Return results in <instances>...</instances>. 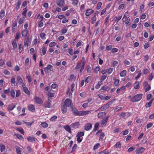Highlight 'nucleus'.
Masks as SVG:
<instances>
[{
	"mask_svg": "<svg viewBox=\"0 0 154 154\" xmlns=\"http://www.w3.org/2000/svg\"><path fill=\"white\" fill-rule=\"evenodd\" d=\"M143 95L142 94H137L133 97L131 101L133 102L139 101L142 98Z\"/></svg>",
	"mask_w": 154,
	"mask_h": 154,
	"instance_id": "1",
	"label": "nucleus"
},
{
	"mask_svg": "<svg viewBox=\"0 0 154 154\" xmlns=\"http://www.w3.org/2000/svg\"><path fill=\"white\" fill-rule=\"evenodd\" d=\"M143 86L145 89V91L146 92L149 91L151 89V86L146 82H145L143 83Z\"/></svg>",
	"mask_w": 154,
	"mask_h": 154,
	"instance_id": "2",
	"label": "nucleus"
},
{
	"mask_svg": "<svg viewBox=\"0 0 154 154\" xmlns=\"http://www.w3.org/2000/svg\"><path fill=\"white\" fill-rule=\"evenodd\" d=\"M128 14V12H126L124 17L122 18V20L124 22L125 24H128L130 22V18L129 17H127L126 15Z\"/></svg>",
	"mask_w": 154,
	"mask_h": 154,
	"instance_id": "3",
	"label": "nucleus"
},
{
	"mask_svg": "<svg viewBox=\"0 0 154 154\" xmlns=\"http://www.w3.org/2000/svg\"><path fill=\"white\" fill-rule=\"evenodd\" d=\"M109 106V103H108L104 105L103 106H102L99 108H98L97 111H102L104 110H105L108 108Z\"/></svg>",
	"mask_w": 154,
	"mask_h": 154,
	"instance_id": "4",
	"label": "nucleus"
},
{
	"mask_svg": "<svg viewBox=\"0 0 154 154\" xmlns=\"http://www.w3.org/2000/svg\"><path fill=\"white\" fill-rule=\"evenodd\" d=\"M91 111H79V114L78 116H84L86 115L87 114L90 113L91 112Z\"/></svg>",
	"mask_w": 154,
	"mask_h": 154,
	"instance_id": "5",
	"label": "nucleus"
},
{
	"mask_svg": "<svg viewBox=\"0 0 154 154\" xmlns=\"http://www.w3.org/2000/svg\"><path fill=\"white\" fill-rule=\"evenodd\" d=\"M17 82L18 83L21 85L22 86H25L24 83H23V80L20 76H17Z\"/></svg>",
	"mask_w": 154,
	"mask_h": 154,
	"instance_id": "6",
	"label": "nucleus"
},
{
	"mask_svg": "<svg viewBox=\"0 0 154 154\" xmlns=\"http://www.w3.org/2000/svg\"><path fill=\"white\" fill-rule=\"evenodd\" d=\"M72 104L71 100L69 99H66L64 103V105L66 107H69Z\"/></svg>",
	"mask_w": 154,
	"mask_h": 154,
	"instance_id": "7",
	"label": "nucleus"
},
{
	"mask_svg": "<svg viewBox=\"0 0 154 154\" xmlns=\"http://www.w3.org/2000/svg\"><path fill=\"white\" fill-rule=\"evenodd\" d=\"M92 127V125L91 123H88L86 124L85 126V129L86 131L90 130Z\"/></svg>",
	"mask_w": 154,
	"mask_h": 154,
	"instance_id": "8",
	"label": "nucleus"
},
{
	"mask_svg": "<svg viewBox=\"0 0 154 154\" xmlns=\"http://www.w3.org/2000/svg\"><path fill=\"white\" fill-rule=\"evenodd\" d=\"M17 21H15L12 25V31L13 32H16V29H17Z\"/></svg>",
	"mask_w": 154,
	"mask_h": 154,
	"instance_id": "9",
	"label": "nucleus"
},
{
	"mask_svg": "<svg viewBox=\"0 0 154 154\" xmlns=\"http://www.w3.org/2000/svg\"><path fill=\"white\" fill-rule=\"evenodd\" d=\"M101 131H102L101 130H99L97 132V133L96 134V135H98L100 133V138H99L100 140H102L105 136L104 133H101Z\"/></svg>",
	"mask_w": 154,
	"mask_h": 154,
	"instance_id": "10",
	"label": "nucleus"
},
{
	"mask_svg": "<svg viewBox=\"0 0 154 154\" xmlns=\"http://www.w3.org/2000/svg\"><path fill=\"white\" fill-rule=\"evenodd\" d=\"M34 99L35 102L39 104H42V101L41 99L39 97L35 96L34 98Z\"/></svg>",
	"mask_w": 154,
	"mask_h": 154,
	"instance_id": "11",
	"label": "nucleus"
},
{
	"mask_svg": "<svg viewBox=\"0 0 154 154\" xmlns=\"http://www.w3.org/2000/svg\"><path fill=\"white\" fill-rule=\"evenodd\" d=\"M94 12V11L91 9H89L86 10L85 15L86 16H88L91 15Z\"/></svg>",
	"mask_w": 154,
	"mask_h": 154,
	"instance_id": "12",
	"label": "nucleus"
},
{
	"mask_svg": "<svg viewBox=\"0 0 154 154\" xmlns=\"http://www.w3.org/2000/svg\"><path fill=\"white\" fill-rule=\"evenodd\" d=\"M13 136L14 137L18 138L20 140H23L24 138L21 135L15 133Z\"/></svg>",
	"mask_w": 154,
	"mask_h": 154,
	"instance_id": "13",
	"label": "nucleus"
},
{
	"mask_svg": "<svg viewBox=\"0 0 154 154\" xmlns=\"http://www.w3.org/2000/svg\"><path fill=\"white\" fill-rule=\"evenodd\" d=\"M71 108L72 112L75 115L78 116L79 111H78L76 108L73 107L72 106H71L70 107Z\"/></svg>",
	"mask_w": 154,
	"mask_h": 154,
	"instance_id": "14",
	"label": "nucleus"
},
{
	"mask_svg": "<svg viewBox=\"0 0 154 154\" xmlns=\"http://www.w3.org/2000/svg\"><path fill=\"white\" fill-rule=\"evenodd\" d=\"M57 3L59 6L62 7L65 4V2L63 0H57Z\"/></svg>",
	"mask_w": 154,
	"mask_h": 154,
	"instance_id": "15",
	"label": "nucleus"
},
{
	"mask_svg": "<svg viewBox=\"0 0 154 154\" xmlns=\"http://www.w3.org/2000/svg\"><path fill=\"white\" fill-rule=\"evenodd\" d=\"M16 149L17 154H22L21 152L22 151V149L21 148L18 147V146H15Z\"/></svg>",
	"mask_w": 154,
	"mask_h": 154,
	"instance_id": "16",
	"label": "nucleus"
},
{
	"mask_svg": "<svg viewBox=\"0 0 154 154\" xmlns=\"http://www.w3.org/2000/svg\"><path fill=\"white\" fill-rule=\"evenodd\" d=\"M28 109L30 111L33 112L35 110V108L34 105L30 104L28 106Z\"/></svg>",
	"mask_w": 154,
	"mask_h": 154,
	"instance_id": "17",
	"label": "nucleus"
},
{
	"mask_svg": "<svg viewBox=\"0 0 154 154\" xmlns=\"http://www.w3.org/2000/svg\"><path fill=\"white\" fill-rule=\"evenodd\" d=\"M16 107V105L14 104H11L9 105L7 108V109L11 111L13 109Z\"/></svg>",
	"mask_w": 154,
	"mask_h": 154,
	"instance_id": "18",
	"label": "nucleus"
},
{
	"mask_svg": "<svg viewBox=\"0 0 154 154\" xmlns=\"http://www.w3.org/2000/svg\"><path fill=\"white\" fill-rule=\"evenodd\" d=\"M21 4V2L20 0H19L17 2L16 4L15 9L16 10H18L20 7Z\"/></svg>",
	"mask_w": 154,
	"mask_h": 154,
	"instance_id": "19",
	"label": "nucleus"
},
{
	"mask_svg": "<svg viewBox=\"0 0 154 154\" xmlns=\"http://www.w3.org/2000/svg\"><path fill=\"white\" fill-rule=\"evenodd\" d=\"M106 113L104 112H100L98 113L97 116L100 119H101L103 117L105 116Z\"/></svg>",
	"mask_w": 154,
	"mask_h": 154,
	"instance_id": "20",
	"label": "nucleus"
},
{
	"mask_svg": "<svg viewBox=\"0 0 154 154\" xmlns=\"http://www.w3.org/2000/svg\"><path fill=\"white\" fill-rule=\"evenodd\" d=\"M63 128L65 130L68 131L69 133H71V128L68 125L64 126L63 127Z\"/></svg>",
	"mask_w": 154,
	"mask_h": 154,
	"instance_id": "21",
	"label": "nucleus"
},
{
	"mask_svg": "<svg viewBox=\"0 0 154 154\" xmlns=\"http://www.w3.org/2000/svg\"><path fill=\"white\" fill-rule=\"evenodd\" d=\"M80 125V123L79 122H76L73 123L71 124V126L73 128H76L78 126Z\"/></svg>",
	"mask_w": 154,
	"mask_h": 154,
	"instance_id": "22",
	"label": "nucleus"
},
{
	"mask_svg": "<svg viewBox=\"0 0 154 154\" xmlns=\"http://www.w3.org/2000/svg\"><path fill=\"white\" fill-rule=\"evenodd\" d=\"M145 150V149L143 147H141L136 151L137 154H140L143 152Z\"/></svg>",
	"mask_w": 154,
	"mask_h": 154,
	"instance_id": "23",
	"label": "nucleus"
},
{
	"mask_svg": "<svg viewBox=\"0 0 154 154\" xmlns=\"http://www.w3.org/2000/svg\"><path fill=\"white\" fill-rule=\"evenodd\" d=\"M28 140L29 142H34L35 141V138L33 137L29 136L27 137Z\"/></svg>",
	"mask_w": 154,
	"mask_h": 154,
	"instance_id": "24",
	"label": "nucleus"
},
{
	"mask_svg": "<svg viewBox=\"0 0 154 154\" xmlns=\"http://www.w3.org/2000/svg\"><path fill=\"white\" fill-rule=\"evenodd\" d=\"M23 87V90L24 92L27 94L29 95L30 94V91L29 90L28 88L25 87V86H22Z\"/></svg>",
	"mask_w": 154,
	"mask_h": 154,
	"instance_id": "25",
	"label": "nucleus"
},
{
	"mask_svg": "<svg viewBox=\"0 0 154 154\" xmlns=\"http://www.w3.org/2000/svg\"><path fill=\"white\" fill-rule=\"evenodd\" d=\"M28 30L27 29H25L22 32V36L23 37H25L27 35Z\"/></svg>",
	"mask_w": 154,
	"mask_h": 154,
	"instance_id": "26",
	"label": "nucleus"
},
{
	"mask_svg": "<svg viewBox=\"0 0 154 154\" xmlns=\"http://www.w3.org/2000/svg\"><path fill=\"white\" fill-rule=\"evenodd\" d=\"M134 88L136 89H138L140 88L139 82L138 81H136L134 84Z\"/></svg>",
	"mask_w": 154,
	"mask_h": 154,
	"instance_id": "27",
	"label": "nucleus"
},
{
	"mask_svg": "<svg viewBox=\"0 0 154 154\" xmlns=\"http://www.w3.org/2000/svg\"><path fill=\"white\" fill-rule=\"evenodd\" d=\"M15 129L18 131L19 132L23 134H24V131L23 129L20 127L19 128H16Z\"/></svg>",
	"mask_w": 154,
	"mask_h": 154,
	"instance_id": "28",
	"label": "nucleus"
},
{
	"mask_svg": "<svg viewBox=\"0 0 154 154\" xmlns=\"http://www.w3.org/2000/svg\"><path fill=\"white\" fill-rule=\"evenodd\" d=\"M109 117V116H107L106 117V118L105 119H103L102 120L101 122V125H103L104 124L107 123Z\"/></svg>",
	"mask_w": 154,
	"mask_h": 154,
	"instance_id": "29",
	"label": "nucleus"
},
{
	"mask_svg": "<svg viewBox=\"0 0 154 154\" xmlns=\"http://www.w3.org/2000/svg\"><path fill=\"white\" fill-rule=\"evenodd\" d=\"M5 66V60L2 58L0 59V66L4 67Z\"/></svg>",
	"mask_w": 154,
	"mask_h": 154,
	"instance_id": "30",
	"label": "nucleus"
},
{
	"mask_svg": "<svg viewBox=\"0 0 154 154\" xmlns=\"http://www.w3.org/2000/svg\"><path fill=\"white\" fill-rule=\"evenodd\" d=\"M127 73V71L125 70H123L120 73V76L122 77H124L125 76Z\"/></svg>",
	"mask_w": 154,
	"mask_h": 154,
	"instance_id": "31",
	"label": "nucleus"
},
{
	"mask_svg": "<svg viewBox=\"0 0 154 154\" xmlns=\"http://www.w3.org/2000/svg\"><path fill=\"white\" fill-rule=\"evenodd\" d=\"M66 106L65 105L61 107V110L62 112L64 114L66 112L67 110V109Z\"/></svg>",
	"mask_w": 154,
	"mask_h": 154,
	"instance_id": "32",
	"label": "nucleus"
},
{
	"mask_svg": "<svg viewBox=\"0 0 154 154\" xmlns=\"http://www.w3.org/2000/svg\"><path fill=\"white\" fill-rule=\"evenodd\" d=\"M10 94L11 96L13 97L14 98L15 96V94L14 90L13 88H12L11 91H10Z\"/></svg>",
	"mask_w": 154,
	"mask_h": 154,
	"instance_id": "33",
	"label": "nucleus"
},
{
	"mask_svg": "<svg viewBox=\"0 0 154 154\" xmlns=\"http://www.w3.org/2000/svg\"><path fill=\"white\" fill-rule=\"evenodd\" d=\"M12 43L13 49H14L16 48L17 47V44L15 40L12 41Z\"/></svg>",
	"mask_w": 154,
	"mask_h": 154,
	"instance_id": "34",
	"label": "nucleus"
},
{
	"mask_svg": "<svg viewBox=\"0 0 154 154\" xmlns=\"http://www.w3.org/2000/svg\"><path fill=\"white\" fill-rule=\"evenodd\" d=\"M5 145L2 144H0V150L1 152H3L5 151Z\"/></svg>",
	"mask_w": 154,
	"mask_h": 154,
	"instance_id": "35",
	"label": "nucleus"
},
{
	"mask_svg": "<svg viewBox=\"0 0 154 154\" xmlns=\"http://www.w3.org/2000/svg\"><path fill=\"white\" fill-rule=\"evenodd\" d=\"M0 17L2 19L5 16V11L4 10H2L0 12Z\"/></svg>",
	"mask_w": 154,
	"mask_h": 154,
	"instance_id": "36",
	"label": "nucleus"
},
{
	"mask_svg": "<svg viewBox=\"0 0 154 154\" xmlns=\"http://www.w3.org/2000/svg\"><path fill=\"white\" fill-rule=\"evenodd\" d=\"M97 20V17H96L95 16H93L91 18V23L92 24H93L95 23V21Z\"/></svg>",
	"mask_w": 154,
	"mask_h": 154,
	"instance_id": "37",
	"label": "nucleus"
},
{
	"mask_svg": "<svg viewBox=\"0 0 154 154\" xmlns=\"http://www.w3.org/2000/svg\"><path fill=\"white\" fill-rule=\"evenodd\" d=\"M41 125L44 128H47L48 126V124L45 122H43L41 123Z\"/></svg>",
	"mask_w": 154,
	"mask_h": 154,
	"instance_id": "38",
	"label": "nucleus"
},
{
	"mask_svg": "<svg viewBox=\"0 0 154 154\" xmlns=\"http://www.w3.org/2000/svg\"><path fill=\"white\" fill-rule=\"evenodd\" d=\"M144 5H141L140 7V11L141 13L144 12Z\"/></svg>",
	"mask_w": 154,
	"mask_h": 154,
	"instance_id": "39",
	"label": "nucleus"
},
{
	"mask_svg": "<svg viewBox=\"0 0 154 154\" xmlns=\"http://www.w3.org/2000/svg\"><path fill=\"white\" fill-rule=\"evenodd\" d=\"M100 69V68L99 66H97L94 69V73H97Z\"/></svg>",
	"mask_w": 154,
	"mask_h": 154,
	"instance_id": "40",
	"label": "nucleus"
},
{
	"mask_svg": "<svg viewBox=\"0 0 154 154\" xmlns=\"http://www.w3.org/2000/svg\"><path fill=\"white\" fill-rule=\"evenodd\" d=\"M46 34L44 32L40 34V36L42 39H45V38Z\"/></svg>",
	"mask_w": 154,
	"mask_h": 154,
	"instance_id": "41",
	"label": "nucleus"
},
{
	"mask_svg": "<svg viewBox=\"0 0 154 154\" xmlns=\"http://www.w3.org/2000/svg\"><path fill=\"white\" fill-rule=\"evenodd\" d=\"M29 38H26L25 39L24 42V45L26 46L27 47L28 46L29 44Z\"/></svg>",
	"mask_w": 154,
	"mask_h": 154,
	"instance_id": "42",
	"label": "nucleus"
},
{
	"mask_svg": "<svg viewBox=\"0 0 154 154\" xmlns=\"http://www.w3.org/2000/svg\"><path fill=\"white\" fill-rule=\"evenodd\" d=\"M102 3L101 2H99L98 3L97 5V6L96 7L97 10H99L100 9V8L102 6Z\"/></svg>",
	"mask_w": 154,
	"mask_h": 154,
	"instance_id": "43",
	"label": "nucleus"
},
{
	"mask_svg": "<svg viewBox=\"0 0 154 154\" xmlns=\"http://www.w3.org/2000/svg\"><path fill=\"white\" fill-rule=\"evenodd\" d=\"M41 52L43 55L45 54L46 53V48L45 47H44L42 48Z\"/></svg>",
	"mask_w": 154,
	"mask_h": 154,
	"instance_id": "44",
	"label": "nucleus"
},
{
	"mask_svg": "<svg viewBox=\"0 0 154 154\" xmlns=\"http://www.w3.org/2000/svg\"><path fill=\"white\" fill-rule=\"evenodd\" d=\"M98 154H109V152L107 150H104L100 152Z\"/></svg>",
	"mask_w": 154,
	"mask_h": 154,
	"instance_id": "45",
	"label": "nucleus"
},
{
	"mask_svg": "<svg viewBox=\"0 0 154 154\" xmlns=\"http://www.w3.org/2000/svg\"><path fill=\"white\" fill-rule=\"evenodd\" d=\"M47 67L48 68V69L50 71H53V66L52 65H51L50 64H48V65Z\"/></svg>",
	"mask_w": 154,
	"mask_h": 154,
	"instance_id": "46",
	"label": "nucleus"
},
{
	"mask_svg": "<svg viewBox=\"0 0 154 154\" xmlns=\"http://www.w3.org/2000/svg\"><path fill=\"white\" fill-rule=\"evenodd\" d=\"M112 45H109L106 47V50L107 51H112Z\"/></svg>",
	"mask_w": 154,
	"mask_h": 154,
	"instance_id": "47",
	"label": "nucleus"
},
{
	"mask_svg": "<svg viewBox=\"0 0 154 154\" xmlns=\"http://www.w3.org/2000/svg\"><path fill=\"white\" fill-rule=\"evenodd\" d=\"M11 84H14V85H15L16 84V81L14 77L11 78Z\"/></svg>",
	"mask_w": 154,
	"mask_h": 154,
	"instance_id": "48",
	"label": "nucleus"
},
{
	"mask_svg": "<svg viewBox=\"0 0 154 154\" xmlns=\"http://www.w3.org/2000/svg\"><path fill=\"white\" fill-rule=\"evenodd\" d=\"M56 43L54 42H51L49 44V46L50 47H53L54 46L56 45Z\"/></svg>",
	"mask_w": 154,
	"mask_h": 154,
	"instance_id": "49",
	"label": "nucleus"
},
{
	"mask_svg": "<svg viewBox=\"0 0 154 154\" xmlns=\"http://www.w3.org/2000/svg\"><path fill=\"white\" fill-rule=\"evenodd\" d=\"M55 94L53 93L49 92L48 94V97H54Z\"/></svg>",
	"mask_w": 154,
	"mask_h": 154,
	"instance_id": "50",
	"label": "nucleus"
},
{
	"mask_svg": "<svg viewBox=\"0 0 154 154\" xmlns=\"http://www.w3.org/2000/svg\"><path fill=\"white\" fill-rule=\"evenodd\" d=\"M115 146L116 148H120L121 147V145L120 142H117L115 145Z\"/></svg>",
	"mask_w": 154,
	"mask_h": 154,
	"instance_id": "51",
	"label": "nucleus"
},
{
	"mask_svg": "<svg viewBox=\"0 0 154 154\" xmlns=\"http://www.w3.org/2000/svg\"><path fill=\"white\" fill-rule=\"evenodd\" d=\"M26 79H28L29 83H30L32 82V78L31 76L29 75H26Z\"/></svg>",
	"mask_w": 154,
	"mask_h": 154,
	"instance_id": "52",
	"label": "nucleus"
},
{
	"mask_svg": "<svg viewBox=\"0 0 154 154\" xmlns=\"http://www.w3.org/2000/svg\"><path fill=\"white\" fill-rule=\"evenodd\" d=\"M77 137V141L79 142L80 143L82 142L83 137H81L78 136L77 135L76 136Z\"/></svg>",
	"mask_w": 154,
	"mask_h": 154,
	"instance_id": "53",
	"label": "nucleus"
},
{
	"mask_svg": "<svg viewBox=\"0 0 154 154\" xmlns=\"http://www.w3.org/2000/svg\"><path fill=\"white\" fill-rule=\"evenodd\" d=\"M57 118V116H54L51 117L50 119V121L51 122L55 121Z\"/></svg>",
	"mask_w": 154,
	"mask_h": 154,
	"instance_id": "54",
	"label": "nucleus"
},
{
	"mask_svg": "<svg viewBox=\"0 0 154 154\" xmlns=\"http://www.w3.org/2000/svg\"><path fill=\"white\" fill-rule=\"evenodd\" d=\"M4 74L6 75H9L10 74V72L7 69H5L3 72Z\"/></svg>",
	"mask_w": 154,
	"mask_h": 154,
	"instance_id": "55",
	"label": "nucleus"
},
{
	"mask_svg": "<svg viewBox=\"0 0 154 154\" xmlns=\"http://www.w3.org/2000/svg\"><path fill=\"white\" fill-rule=\"evenodd\" d=\"M68 20L65 17H64L63 19L62 20V22L63 23H65L68 22Z\"/></svg>",
	"mask_w": 154,
	"mask_h": 154,
	"instance_id": "56",
	"label": "nucleus"
},
{
	"mask_svg": "<svg viewBox=\"0 0 154 154\" xmlns=\"http://www.w3.org/2000/svg\"><path fill=\"white\" fill-rule=\"evenodd\" d=\"M91 77L90 76L88 77L85 80V82L87 83H88L91 80Z\"/></svg>",
	"mask_w": 154,
	"mask_h": 154,
	"instance_id": "57",
	"label": "nucleus"
},
{
	"mask_svg": "<svg viewBox=\"0 0 154 154\" xmlns=\"http://www.w3.org/2000/svg\"><path fill=\"white\" fill-rule=\"evenodd\" d=\"M86 70L88 73H90L91 71V68L89 66H87L86 68Z\"/></svg>",
	"mask_w": 154,
	"mask_h": 154,
	"instance_id": "58",
	"label": "nucleus"
},
{
	"mask_svg": "<svg viewBox=\"0 0 154 154\" xmlns=\"http://www.w3.org/2000/svg\"><path fill=\"white\" fill-rule=\"evenodd\" d=\"M20 94V91L19 90H18L16 91V97H18Z\"/></svg>",
	"mask_w": 154,
	"mask_h": 154,
	"instance_id": "59",
	"label": "nucleus"
},
{
	"mask_svg": "<svg viewBox=\"0 0 154 154\" xmlns=\"http://www.w3.org/2000/svg\"><path fill=\"white\" fill-rule=\"evenodd\" d=\"M119 82V79H117L116 80H115L114 82V84L115 86H118Z\"/></svg>",
	"mask_w": 154,
	"mask_h": 154,
	"instance_id": "60",
	"label": "nucleus"
},
{
	"mask_svg": "<svg viewBox=\"0 0 154 154\" xmlns=\"http://www.w3.org/2000/svg\"><path fill=\"white\" fill-rule=\"evenodd\" d=\"M113 69L112 68H109L108 70V74H110L113 72Z\"/></svg>",
	"mask_w": 154,
	"mask_h": 154,
	"instance_id": "61",
	"label": "nucleus"
},
{
	"mask_svg": "<svg viewBox=\"0 0 154 154\" xmlns=\"http://www.w3.org/2000/svg\"><path fill=\"white\" fill-rule=\"evenodd\" d=\"M7 66L9 67H12L11 62V61H8L7 63Z\"/></svg>",
	"mask_w": 154,
	"mask_h": 154,
	"instance_id": "62",
	"label": "nucleus"
},
{
	"mask_svg": "<svg viewBox=\"0 0 154 154\" xmlns=\"http://www.w3.org/2000/svg\"><path fill=\"white\" fill-rule=\"evenodd\" d=\"M84 133L83 132H79L77 134V135L79 137H82L84 135Z\"/></svg>",
	"mask_w": 154,
	"mask_h": 154,
	"instance_id": "63",
	"label": "nucleus"
},
{
	"mask_svg": "<svg viewBox=\"0 0 154 154\" xmlns=\"http://www.w3.org/2000/svg\"><path fill=\"white\" fill-rule=\"evenodd\" d=\"M119 50L118 49L115 48H113L112 50V52L113 53L117 52Z\"/></svg>",
	"mask_w": 154,
	"mask_h": 154,
	"instance_id": "64",
	"label": "nucleus"
}]
</instances>
